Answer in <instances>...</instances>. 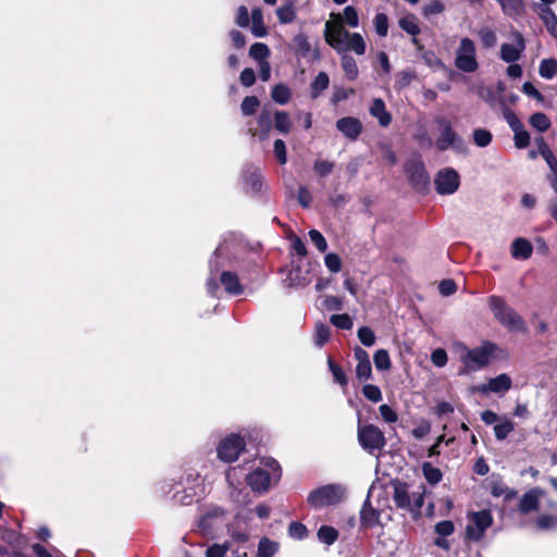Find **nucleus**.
Listing matches in <instances>:
<instances>
[{
  "instance_id": "obj_1",
  "label": "nucleus",
  "mask_w": 557,
  "mask_h": 557,
  "mask_svg": "<svg viewBox=\"0 0 557 557\" xmlns=\"http://www.w3.org/2000/svg\"><path fill=\"white\" fill-rule=\"evenodd\" d=\"M252 263V249L244 237L235 233L226 234L209 261L210 276L206 283L208 293L212 296L216 293L219 276L227 294L240 295L244 287L239 273L248 271Z\"/></svg>"
},
{
  "instance_id": "obj_2",
  "label": "nucleus",
  "mask_w": 557,
  "mask_h": 557,
  "mask_svg": "<svg viewBox=\"0 0 557 557\" xmlns=\"http://www.w3.org/2000/svg\"><path fill=\"white\" fill-rule=\"evenodd\" d=\"M264 467H258L246 475V482L253 492L264 493L273 483H276L282 475L278 462L268 458L261 462Z\"/></svg>"
},
{
  "instance_id": "obj_3",
  "label": "nucleus",
  "mask_w": 557,
  "mask_h": 557,
  "mask_svg": "<svg viewBox=\"0 0 557 557\" xmlns=\"http://www.w3.org/2000/svg\"><path fill=\"white\" fill-rule=\"evenodd\" d=\"M393 499L396 506L409 511L414 519L419 518L424 504L425 486L421 485L419 491L409 493L407 483L396 481L393 483Z\"/></svg>"
},
{
  "instance_id": "obj_4",
  "label": "nucleus",
  "mask_w": 557,
  "mask_h": 557,
  "mask_svg": "<svg viewBox=\"0 0 557 557\" xmlns=\"http://www.w3.org/2000/svg\"><path fill=\"white\" fill-rule=\"evenodd\" d=\"M496 349V345L491 342H484L481 346L474 348L462 347L460 360L463 364V369L459 371V374L469 372H475L485 368Z\"/></svg>"
},
{
  "instance_id": "obj_5",
  "label": "nucleus",
  "mask_w": 557,
  "mask_h": 557,
  "mask_svg": "<svg viewBox=\"0 0 557 557\" xmlns=\"http://www.w3.org/2000/svg\"><path fill=\"white\" fill-rule=\"evenodd\" d=\"M488 306L494 318L504 327L512 332H525V322L521 315L509 307L502 297L495 295L490 296Z\"/></svg>"
},
{
  "instance_id": "obj_6",
  "label": "nucleus",
  "mask_w": 557,
  "mask_h": 557,
  "mask_svg": "<svg viewBox=\"0 0 557 557\" xmlns=\"http://www.w3.org/2000/svg\"><path fill=\"white\" fill-rule=\"evenodd\" d=\"M345 496L346 487L338 483H332L311 491L307 497V502L311 507L319 509L337 505Z\"/></svg>"
},
{
  "instance_id": "obj_7",
  "label": "nucleus",
  "mask_w": 557,
  "mask_h": 557,
  "mask_svg": "<svg viewBox=\"0 0 557 557\" xmlns=\"http://www.w3.org/2000/svg\"><path fill=\"white\" fill-rule=\"evenodd\" d=\"M358 442L363 450L374 454L386 445L384 433L374 424L358 425Z\"/></svg>"
},
{
  "instance_id": "obj_8",
  "label": "nucleus",
  "mask_w": 557,
  "mask_h": 557,
  "mask_svg": "<svg viewBox=\"0 0 557 557\" xmlns=\"http://www.w3.org/2000/svg\"><path fill=\"white\" fill-rule=\"evenodd\" d=\"M493 517L490 510L483 509L468 513L466 537L469 541L479 542L483 539L485 531L492 525Z\"/></svg>"
},
{
  "instance_id": "obj_9",
  "label": "nucleus",
  "mask_w": 557,
  "mask_h": 557,
  "mask_svg": "<svg viewBox=\"0 0 557 557\" xmlns=\"http://www.w3.org/2000/svg\"><path fill=\"white\" fill-rule=\"evenodd\" d=\"M455 66L465 73H473L478 70L476 49L472 39L466 37L460 40L456 50Z\"/></svg>"
},
{
  "instance_id": "obj_10",
  "label": "nucleus",
  "mask_w": 557,
  "mask_h": 557,
  "mask_svg": "<svg viewBox=\"0 0 557 557\" xmlns=\"http://www.w3.org/2000/svg\"><path fill=\"white\" fill-rule=\"evenodd\" d=\"M246 443L238 434H230L222 438L216 447L218 458L226 463L234 462L244 451Z\"/></svg>"
},
{
  "instance_id": "obj_11",
  "label": "nucleus",
  "mask_w": 557,
  "mask_h": 557,
  "mask_svg": "<svg viewBox=\"0 0 557 557\" xmlns=\"http://www.w3.org/2000/svg\"><path fill=\"white\" fill-rule=\"evenodd\" d=\"M434 186L436 193L442 196L453 195L460 186V176L455 169L444 168L436 173Z\"/></svg>"
},
{
  "instance_id": "obj_12",
  "label": "nucleus",
  "mask_w": 557,
  "mask_h": 557,
  "mask_svg": "<svg viewBox=\"0 0 557 557\" xmlns=\"http://www.w3.org/2000/svg\"><path fill=\"white\" fill-rule=\"evenodd\" d=\"M405 172L410 184L419 190L425 189L430 183L424 163L419 156L410 158L405 164Z\"/></svg>"
},
{
  "instance_id": "obj_13",
  "label": "nucleus",
  "mask_w": 557,
  "mask_h": 557,
  "mask_svg": "<svg viewBox=\"0 0 557 557\" xmlns=\"http://www.w3.org/2000/svg\"><path fill=\"white\" fill-rule=\"evenodd\" d=\"M244 190L252 197H260L263 193L264 181L260 169L253 164H246L242 171Z\"/></svg>"
},
{
  "instance_id": "obj_14",
  "label": "nucleus",
  "mask_w": 557,
  "mask_h": 557,
  "mask_svg": "<svg viewBox=\"0 0 557 557\" xmlns=\"http://www.w3.org/2000/svg\"><path fill=\"white\" fill-rule=\"evenodd\" d=\"M349 32L345 29L341 24H333L331 22L325 23L324 38L329 46L335 49L338 53L346 52V41L348 39Z\"/></svg>"
},
{
  "instance_id": "obj_15",
  "label": "nucleus",
  "mask_w": 557,
  "mask_h": 557,
  "mask_svg": "<svg viewBox=\"0 0 557 557\" xmlns=\"http://www.w3.org/2000/svg\"><path fill=\"white\" fill-rule=\"evenodd\" d=\"M515 44L505 42L500 46L499 58L506 63H513L521 59L522 52L525 50V40L518 30L511 33Z\"/></svg>"
},
{
  "instance_id": "obj_16",
  "label": "nucleus",
  "mask_w": 557,
  "mask_h": 557,
  "mask_svg": "<svg viewBox=\"0 0 557 557\" xmlns=\"http://www.w3.org/2000/svg\"><path fill=\"white\" fill-rule=\"evenodd\" d=\"M438 125L442 128L441 135L436 139V147L441 151H445L450 147L457 148V144H461L460 137L453 129L451 124L448 120H437Z\"/></svg>"
},
{
  "instance_id": "obj_17",
  "label": "nucleus",
  "mask_w": 557,
  "mask_h": 557,
  "mask_svg": "<svg viewBox=\"0 0 557 557\" xmlns=\"http://www.w3.org/2000/svg\"><path fill=\"white\" fill-rule=\"evenodd\" d=\"M336 128L348 140L356 141L361 135L363 126L359 119L354 116H345L336 121Z\"/></svg>"
},
{
  "instance_id": "obj_18",
  "label": "nucleus",
  "mask_w": 557,
  "mask_h": 557,
  "mask_svg": "<svg viewBox=\"0 0 557 557\" xmlns=\"http://www.w3.org/2000/svg\"><path fill=\"white\" fill-rule=\"evenodd\" d=\"M370 492H371V490L369 491L368 497H367L366 502L363 503L362 508L360 510V522H361V525L364 528H373V527L380 524L381 512H380V510L372 507L370 499H369Z\"/></svg>"
},
{
  "instance_id": "obj_19",
  "label": "nucleus",
  "mask_w": 557,
  "mask_h": 557,
  "mask_svg": "<svg viewBox=\"0 0 557 557\" xmlns=\"http://www.w3.org/2000/svg\"><path fill=\"white\" fill-rule=\"evenodd\" d=\"M533 253V246L524 237H517L510 246V255L516 260H528Z\"/></svg>"
},
{
  "instance_id": "obj_20",
  "label": "nucleus",
  "mask_w": 557,
  "mask_h": 557,
  "mask_svg": "<svg viewBox=\"0 0 557 557\" xmlns=\"http://www.w3.org/2000/svg\"><path fill=\"white\" fill-rule=\"evenodd\" d=\"M544 495L541 488H532L527 492L520 499L519 511L521 513H529L539 507L540 498Z\"/></svg>"
},
{
  "instance_id": "obj_21",
  "label": "nucleus",
  "mask_w": 557,
  "mask_h": 557,
  "mask_svg": "<svg viewBox=\"0 0 557 557\" xmlns=\"http://www.w3.org/2000/svg\"><path fill=\"white\" fill-rule=\"evenodd\" d=\"M370 114L377 119L382 127H387L392 122V114L386 110L385 103L381 98H374L369 109Z\"/></svg>"
},
{
  "instance_id": "obj_22",
  "label": "nucleus",
  "mask_w": 557,
  "mask_h": 557,
  "mask_svg": "<svg viewBox=\"0 0 557 557\" xmlns=\"http://www.w3.org/2000/svg\"><path fill=\"white\" fill-rule=\"evenodd\" d=\"M258 127L259 132L250 129L251 136H259L261 140L265 139L269 136V133L272 128V113L267 108L262 109L260 114L258 115Z\"/></svg>"
},
{
  "instance_id": "obj_23",
  "label": "nucleus",
  "mask_w": 557,
  "mask_h": 557,
  "mask_svg": "<svg viewBox=\"0 0 557 557\" xmlns=\"http://www.w3.org/2000/svg\"><path fill=\"white\" fill-rule=\"evenodd\" d=\"M540 16L547 32L554 38H557V16L555 12L549 7H542Z\"/></svg>"
},
{
  "instance_id": "obj_24",
  "label": "nucleus",
  "mask_w": 557,
  "mask_h": 557,
  "mask_svg": "<svg viewBox=\"0 0 557 557\" xmlns=\"http://www.w3.org/2000/svg\"><path fill=\"white\" fill-rule=\"evenodd\" d=\"M511 384L510 376L502 373L488 381V388L493 393H505L511 388Z\"/></svg>"
},
{
  "instance_id": "obj_25",
  "label": "nucleus",
  "mask_w": 557,
  "mask_h": 557,
  "mask_svg": "<svg viewBox=\"0 0 557 557\" xmlns=\"http://www.w3.org/2000/svg\"><path fill=\"white\" fill-rule=\"evenodd\" d=\"M278 548L277 542L269 537H262L258 544L257 557H273L278 552Z\"/></svg>"
},
{
  "instance_id": "obj_26",
  "label": "nucleus",
  "mask_w": 557,
  "mask_h": 557,
  "mask_svg": "<svg viewBox=\"0 0 557 557\" xmlns=\"http://www.w3.org/2000/svg\"><path fill=\"white\" fill-rule=\"evenodd\" d=\"M330 78L325 72H320L310 85L311 98L317 99L324 90L329 88Z\"/></svg>"
},
{
  "instance_id": "obj_27",
  "label": "nucleus",
  "mask_w": 557,
  "mask_h": 557,
  "mask_svg": "<svg viewBox=\"0 0 557 557\" xmlns=\"http://www.w3.org/2000/svg\"><path fill=\"white\" fill-rule=\"evenodd\" d=\"M292 126L290 116L286 111H275L274 127L278 133L286 135L292 131Z\"/></svg>"
},
{
  "instance_id": "obj_28",
  "label": "nucleus",
  "mask_w": 557,
  "mask_h": 557,
  "mask_svg": "<svg viewBox=\"0 0 557 557\" xmlns=\"http://www.w3.org/2000/svg\"><path fill=\"white\" fill-rule=\"evenodd\" d=\"M503 12L509 16H518L524 10L523 0H496Z\"/></svg>"
},
{
  "instance_id": "obj_29",
  "label": "nucleus",
  "mask_w": 557,
  "mask_h": 557,
  "mask_svg": "<svg viewBox=\"0 0 557 557\" xmlns=\"http://www.w3.org/2000/svg\"><path fill=\"white\" fill-rule=\"evenodd\" d=\"M341 62L346 78L349 81H356L359 75V70L355 59L345 53L342 55Z\"/></svg>"
},
{
  "instance_id": "obj_30",
  "label": "nucleus",
  "mask_w": 557,
  "mask_h": 557,
  "mask_svg": "<svg viewBox=\"0 0 557 557\" xmlns=\"http://www.w3.org/2000/svg\"><path fill=\"white\" fill-rule=\"evenodd\" d=\"M346 51L351 50L356 54L362 55L366 52V41L359 33H349L346 41Z\"/></svg>"
},
{
  "instance_id": "obj_31",
  "label": "nucleus",
  "mask_w": 557,
  "mask_h": 557,
  "mask_svg": "<svg viewBox=\"0 0 557 557\" xmlns=\"http://www.w3.org/2000/svg\"><path fill=\"white\" fill-rule=\"evenodd\" d=\"M539 145V152L542 156V158L546 161L547 165L549 166L550 171L555 174H557V159L555 158L553 151L549 149L547 144L543 138H540L537 140Z\"/></svg>"
},
{
  "instance_id": "obj_32",
  "label": "nucleus",
  "mask_w": 557,
  "mask_h": 557,
  "mask_svg": "<svg viewBox=\"0 0 557 557\" xmlns=\"http://www.w3.org/2000/svg\"><path fill=\"white\" fill-rule=\"evenodd\" d=\"M421 469H422L423 476L429 484L435 485L442 481V479H443L442 471L438 468L432 466L431 462H428V461L423 462L421 466Z\"/></svg>"
},
{
  "instance_id": "obj_33",
  "label": "nucleus",
  "mask_w": 557,
  "mask_h": 557,
  "mask_svg": "<svg viewBox=\"0 0 557 557\" xmlns=\"http://www.w3.org/2000/svg\"><path fill=\"white\" fill-rule=\"evenodd\" d=\"M309 271H302L299 265H293L288 281L290 286H305L309 283L308 278Z\"/></svg>"
},
{
  "instance_id": "obj_34",
  "label": "nucleus",
  "mask_w": 557,
  "mask_h": 557,
  "mask_svg": "<svg viewBox=\"0 0 557 557\" xmlns=\"http://www.w3.org/2000/svg\"><path fill=\"white\" fill-rule=\"evenodd\" d=\"M290 89L285 84H276L271 90V97L278 104H286L290 99Z\"/></svg>"
},
{
  "instance_id": "obj_35",
  "label": "nucleus",
  "mask_w": 557,
  "mask_h": 557,
  "mask_svg": "<svg viewBox=\"0 0 557 557\" xmlns=\"http://www.w3.org/2000/svg\"><path fill=\"white\" fill-rule=\"evenodd\" d=\"M399 27L411 36L420 34V27L417 23V17L413 14L403 16L398 21Z\"/></svg>"
},
{
  "instance_id": "obj_36",
  "label": "nucleus",
  "mask_w": 557,
  "mask_h": 557,
  "mask_svg": "<svg viewBox=\"0 0 557 557\" xmlns=\"http://www.w3.org/2000/svg\"><path fill=\"white\" fill-rule=\"evenodd\" d=\"M318 539L321 543L332 545L338 539V531L330 525H322L318 530Z\"/></svg>"
},
{
  "instance_id": "obj_37",
  "label": "nucleus",
  "mask_w": 557,
  "mask_h": 557,
  "mask_svg": "<svg viewBox=\"0 0 557 557\" xmlns=\"http://www.w3.org/2000/svg\"><path fill=\"white\" fill-rule=\"evenodd\" d=\"M373 362L377 371H387L392 366L389 354L385 349H379L375 351Z\"/></svg>"
},
{
  "instance_id": "obj_38",
  "label": "nucleus",
  "mask_w": 557,
  "mask_h": 557,
  "mask_svg": "<svg viewBox=\"0 0 557 557\" xmlns=\"http://www.w3.org/2000/svg\"><path fill=\"white\" fill-rule=\"evenodd\" d=\"M532 127L541 133L546 132L550 127V121L546 114L542 112L533 113L529 120Z\"/></svg>"
},
{
  "instance_id": "obj_39",
  "label": "nucleus",
  "mask_w": 557,
  "mask_h": 557,
  "mask_svg": "<svg viewBox=\"0 0 557 557\" xmlns=\"http://www.w3.org/2000/svg\"><path fill=\"white\" fill-rule=\"evenodd\" d=\"M249 55L260 63L267 61V58L270 55V49L263 42H255L250 46Z\"/></svg>"
},
{
  "instance_id": "obj_40",
  "label": "nucleus",
  "mask_w": 557,
  "mask_h": 557,
  "mask_svg": "<svg viewBox=\"0 0 557 557\" xmlns=\"http://www.w3.org/2000/svg\"><path fill=\"white\" fill-rule=\"evenodd\" d=\"M513 430V422L508 419H504L502 422L495 424L494 434L497 441H504Z\"/></svg>"
},
{
  "instance_id": "obj_41",
  "label": "nucleus",
  "mask_w": 557,
  "mask_h": 557,
  "mask_svg": "<svg viewBox=\"0 0 557 557\" xmlns=\"http://www.w3.org/2000/svg\"><path fill=\"white\" fill-rule=\"evenodd\" d=\"M539 73L541 77L545 79H550L557 73V61L555 59H544L542 60L539 69Z\"/></svg>"
},
{
  "instance_id": "obj_42",
  "label": "nucleus",
  "mask_w": 557,
  "mask_h": 557,
  "mask_svg": "<svg viewBox=\"0 0 557 557\" xmlns=\"http://www.w3.org/2000/svg\"><path fill=\"white\" fill-rule=\"evenodd\" d=\"M276 16L282 24H289L296 17V12L292 3L280 7L276 10Z\"/></svg>"
},
{
  "instance_id": "obj_43",
  "label": "nucleus",
  "mask_w": 557,
  "mask_h": 557,
  "mask_svg": "<svg viewBox=\"0 0 557 557\" xmlns=\"http://www.w3.org/2000/svg\"><path fill=\"white\" fill-rule=\"evenodd\" d=\"M260 106V101L256 96H247L244 98L240 110L243 115L250 116L257 112V109Z\"/></svg>"
},
{
  "instance_id": "obj_44",
  "label": "nucleus",
  "mask_w": 557,
  "mask_h": 557,
  "mask_svg": "<svg viewBox=\"0 0 557 557\" xmlns=\"http://www.w3.org/2000/svg\"><path fill=\"white\" fill-rule=\"evenodd\" d=\"M375 33L380 37H386L388 33V17L385 13H376L373 18Z\"/></svg>"
},
{
  "instance_id": "obj_45",
  "label": "nucleus",
  "mask_w": 557,
  "mask_h": 557,
  "mask_svg": "<svg viewBox=\"0 0 557 557\" xmlns=\"http://www.w3.org/2000/svg\"><path fill=\"white\" fill-rule=\"evenodd\" d=\"M294 44L296 47V52L300 57H307L309 52L311 51V45L308 40V37L305 34H297L294 37Z\"/></svg>"
},
{
  "instance_id": "obj_46",
  "label": "nucleus",
  "mask_w": 557,
  "mask_h": 557,
  "mask_svg": "<svg viewBox=\"0 0 557 557\" xmlns=\"http://www.w3.org/2000/svg\"><path fill=\"white\" fill-rule=\"evenodd\" d=\"M335 168V163L327 160L318 159L313 163V171L320 177L330 175Z\"/></svg>"
},
{
  "instance_id": "obj_47",
  "label": "nucleus",
  "mask_w": 557,
  "mask_h": 557,
  "mask_svg": "<svg viewBox=\"0 0 557 557\" xmlns=\"http://www.w3.org/2000/svg\"><path fill=\"white\" fill-rule=\"evenodd\" d=\"M327 366L333 375L334 381L343 387L347 386L348 380L342 368L337 366L331 358H329L327 360Z\"/></svg>"
},
{
  "instance_id": "obj_48",
  "label": "nucleus",
  "mask_w": 557,
  "mask_h": 557,
  "mask_svg": "<svg viewBox=\"0 0 557 557\" xmlns=\"http://www.w3.org/2000/svg\"><path fill=\"white\" fill-rule=\"evenodd\" d=\"M357 336L363 346L371 347L375 344V334L369 326H361L357 331Z\"/></svg>"
},
{
  "instance_id": "obj_49",
  "label": "nucleus",
  "mask_w": 557,
  "mask_h": 557,
  "mask_svg": "<svg viewBox=\"0 0 557 557\" xmlns=\"http://www.w3.org/2000/svg\"><path fill=\"white\" fill-rule=\"evenodd\" d=\"M478 34H479V37L481 39L483 47L492 48L496 45L497 36L493 29H491L488 27H482Z\"/></svg>"
},
{
  "instance_id": "obj_50",
  "label": "nucleus",
  "mask_w": 557,
  "mask_h": 557,
  "mask_svg": "<svg viewBox=\"0 0 557 557\" xmlns=\"http://www.w3.org/2000/svg\"><path fill=\"white\" fill-rule=\"evenodd\" d=\"M330 322L337 329L351 330L352 319L347 313L333 314L330 318Z\"/></svg>"
},
{
  "instance_id": "obj_51",
  "label": "nucleus",
  "mask_w": 557,
  "mask_h": 557,
  "mask_svg": "<svg viewBox=\"0 0 557 557\" xmlns=\"http://www.w3.org/2000/svg\"><path fill=\"white\" fill-rule=\"evenodd\" d=\"M492 134L490 131L484 128H478L473 132V141L478 147H486L492 141Z\"/></svg>"
},
{
  "instance_id": "obj_52",
  "label": "nucleus",
  "mask_w": 557,
  "mask_h": 557,
  "mask_svg": "<svg viewBox=\"0 0 557 557\" xmlns=\"http://www.w3.org/2000/svg\"><path fill=\"white\" fill-rule=\"evenodd\" d=\"M307 534L308 530L301 522L294 521L288 527V535L294 540H302Z\"/></svg>"
},
{
  "instance_id": "obj_53",
  "label": "nucleus",
  "mask_w": 557,
  "mask_h": 557,
  "mask_svg": "<svg viewBox=\"0 0 557 557\" xmlns=\"http://www.w3.org/2000/svg\"><path fill=\"white\" fill-rule=\"evenodd\" d=\"M362 394L368 400L372 403H379L382 400V392L376 385L366 384L362 387Z\"/></svg>"
},
{
  "instance_id": "obj_54",
  "label": "nucleus",
  "mask_w": 557,
  "mask_h": 557,
  "mask_svg": "<svg viewBox=\"0 0 557 557\" xmlns=\"http://www.w3.org/2000/svg\"><path fill=\"white\" fill-rule=\"evenodd\" d=\"M252 34L256 37H264L267 35V30L262 23V15L260 11H252Z\"/></svg>"
},
{
  "instance_id": "obj_55",
  "label": "nucleus",
  "mask_w": 557,
  "mask_h": 557,
  "mask_svg": "<svg viewBox=\"0 0 557 557\" xmlns=\"http://www.w3.org/2000/svg\"><path fill=\"white\" fill-rule=\"evenodd\" d=\"M236 474V468H230L227 471H226V481L230 485V487L232 488L231 491V496L232 498L240 504V503H245V498L240 499V496H242V491L240 490H237L234 485V482H233V476Z\"/></svg>"
},
{
  "instance_id": "obj_56",
  "label": "nucleus",
  "mask_w": 557,
  "mask_h": 557,
  "mask_svg": "<svg viewBox=\"0 0 557 557\" xmlns=\"http://www.w3.org/2000/svg\"><path fill=\"white\" fill-rule=\"evenodd\" d=\"M309 237L311 243L317 247L320 252H324L327 249V243L322 235V233L318 230L309 231Z\"/></svg>"
},
{
  "instance_id": "obj_57",
  "label": "nucleus",
  "mask_w": 557,
  "mask_h": 557,
  "mask_svg": "<svg viewBox=\"0 0 557 557\" xmlns=\"http://www.w3.org/2000/svg\"><path fill=\"white\" fill-rule=\"evenodd\" d=\"M273 152L280 164L287 162L286 145L282 139H275L273 144Z\"/></svg>"
},
{
  "instance_id": "obj_58",
  "label": "nucleus",
  "mask_w": 557,
  "mask_h": 557,
  "mask_svg": "<svg viewBox=\"0 0 557 557\" xmlns=\"http://www.w3.org/2000/svg\"><path fill=\"white\" fill-rule=\"evenodd\" d=\"M323 307L329 311H339L344 307V301L338 296L327 295L323 299Z\"/></svg>"
},
{
  "instance_id": "obj_59",
  "label": "nucleus",
  "mask_w": 557,
  "mask_h": 557,
  "mask_svg": "<svg viewBox=\"0 0 557 557\" xmlns=\"http://www.w3.org/2000/svg\"><path fill=\"white\" fill-rule=\"evenodd\" d=\"M515 134V146L519 149L527 148L530 144V135L525 131L524 126L520 129L513 131Z\"/></svg>"
},
{
  "instance_id": "obj_60",
  "label": "nucleus",
  "mask_w": 557,
  "mask_h": 557,
  "mask_svg": "<svg viewBox=\"0 0 557 557\" xmlns=\"http://www.w3.org/2000/svg\"><path fill=\"white\" fill-rule=\"evenodd\" d=\"M536 525L541 530H549L557 528V517L550 515H542L536 520Z\"/></svg>"
},
{
  "instance_id": "obj_61",
  "label": "nucleus",
  "mask_w": 557,
  "mask_h": 557,
  "mask_svg": "<svg viewBox=\"0 0 557 557\" xmlns=\"http://www.w3.org/2000/svg\"><path fill=\"white\" fill-rule=\"evenodd\" d=\"M325 267L332 272L337 273L342 269V260L341 258L333 252H330L324 258Z\"/></svg>"
},
{
  "instance_id": "obj_62",
  "label": "nucleus",
  "mask_w": 557,
  "mask_h": 557,
  "mask_svg": "<svg viewBox=\"0 0 557 557\" xmlns=\"http://www.w3.org/2000/svg\"><path fill=\"white\" fill-rule=\"evenodd\" d=\"M455 525L450 520H443L435 524V532L443 537L449 536L454 533Z\"/></svg>"
},
{
  "instance_id": "obj_63",
  "label": "nucleus",
  "mask_w": 557,
  "mask_h": 557,
  "mask_svg": "<svg viewBox=\"0 0 557 557\" xmlns=\"http://www.w3.org/2000/svg\"><path fill=\"white\" fill-rule=\"evenodd\" d=\"M380 414L382 419L387 423H394L398 420V414L396 411L388 405L383 404L379 407Z\"/></svg>"
},
{
  "instance_id": "obj_64",
  "label": "nucleus",
  "mask_w": 557,
  "mask_h": 557,
  "mask_svg": "<svg viewBox=\"0 0 557 557\" xmlns=\"http://www.w3.org/2000/svg\"><path fill=\"white\" fill-rule=\"evenodd\" d=\"M344 17L347 25H349L352 28L358 27L359 16L357 10L354 7L347 5L344 9Z\"/></svg>"
}]
</instances>
